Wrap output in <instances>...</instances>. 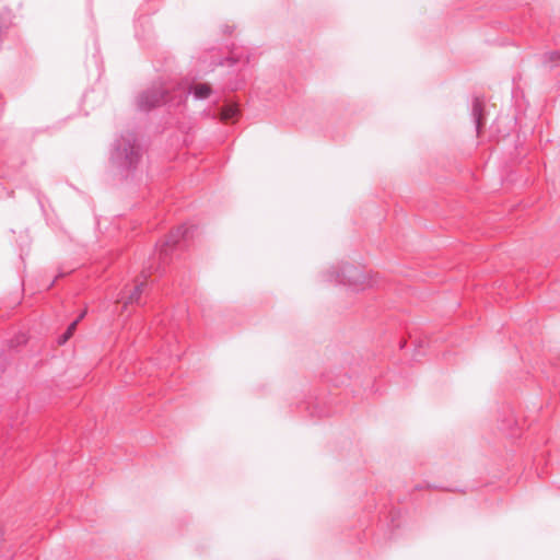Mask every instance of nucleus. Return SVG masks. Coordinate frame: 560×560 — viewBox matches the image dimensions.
Segmentation results:
<instances>
[{"label": "nucleus", "mask_w": 560, "mask_h": 560, "mask_svg": "<svg viewBox=\"0 0 560 560\" xmlns=\"http://www.w3.org/2000/svg\"><path fill=\"white\" fill-rule=\"evenodd\" d=\"M173 86L164 84H154L147 91L142 92L137 100L138 107L141 110H150L156 106L165 103H172L173 105L182 104L190 93L194 94L197 100H206L211 94V88L207 83H200L196 85L184 86L179 85L174 95H170Z\"/></svg>", "instance_id": "nucleus-1"}, {"label": "nucleus", "mask_w": 560, "mask_h": 560, "mask_svg": "<svg viewBox=\"0 0 560 560\" xmlns=\"http://www.w3.org/2000/svg\"><path fill=\"white\" fill-rule=\"evenodd\" d=\"M141 160V150L136 136L131 132L122 135L114 143L110 154L112 163L121 171L136 170Z\"/></svg>", "instance_id": "nucleus-2"}, {"label": "nucleus", "mask_w": 560, "mask_h": 560, "mask_svg": "<svg viewBox=\"0 0 560 560\" xmlns=\"http://www.w3.org/2000/svg\"><path fill=\"white\" fill-rule=\"evenodd\" d=\"M334 279L339 283L352 287L353 290H363L365 288L364 273L358 268L350 265L342 266L340 272H336Z\"/></svg>", "instance_id": "nucleus-3"}, {"label": "nucleus", "mask_w": 560, "mask_h": 560, "mask_svg": "<svg viewBox=\"0 0 560 560\" xmlns=\"http://www.w3.org/2000/svg\"><path fill=\"white\" fill-rule=\"evenodd\" d=\"M188 231V226L180 225L175 231L171 232L163 247L161 248V256H166L171 247L175 246L182 238L187 236Z\"/></svg>", "instance_id": "nucleus-4"}, {"label": "nucleus", "mask_w": 560, "mask_h": 560, "mask_svg": "<svg viewBox=\"0 0 560 560\" xmlns=\"http://www.w3.org/2000/svg\"><path fill=\"white\" fill-rule=\"evenodd\" d=\"M144 285V281L137 283L133 290L127 296H122L121 299L125 300V305L138 304L140 302V296L143 292Z\"/></svg>", "instance_id": "nucleus-5"}, {"label": "nucleus", "mask_w": 560, "mask_h": 560, "mask_svg": "<svg viewBox=\"0 0 560 560\" xmlns=\"http://www.w3.org/2000/svg\"><path fill=\"white\" fill-rule=\"evenodd\" d=\"M482 112H483L482 102L479 98H475V101L472 103L471 116L476 124L477 131H479V129L482 125Z\"/></svg>", "instance_id": "nucleus-6"}, {"label": "nucleus", "mask_w": 560, "mask_h": 560, "mask_svg": "<svg viewBox=\"0 0 560 560\" xmlns=\"http://www.w3.org/2000/svg\"><path fill=\"white\" fill-rule=\"evenodd\" d=\"M238 114V108L236 105L230 104L225 105L221 110V119L224 121H228L234 117H236Z\"/></svg>", "instance_id": "nucleus-7"}, {"label": "nucleus", "mask_w": 560, "mask_h": 560, "mask_svg": "<svg viewBox=\"0 0 560 560\" xmlns=\"http://www.w3.org/2000/svg\"><path fill=\"white\" fill-rule=\"evenodd\" d=\"M83 315L84 314H81V316L78 319H75L74 322H72L69 325V327L67 328V331L61 336V338L59 340L60 343L66 342L72 336V334H73V331H74V329L77 327L78 322L80 320V318L83 317Z\"/></svg>", "instance_id": "nucleus-8"}, {"label": "nucleus", "mask_w": 560, "mask_h": 560, "mask_svg": "<svg viewBox=\"0 0 560 560\" xmlns=\"http://www.w3.org/2000/svg\"><path fill=\"white\" fill-rule=\"evenodd\" d=\"M560 61V51H551V52H546L544 55V62L545 63H558Z\"/></svg>", "instance_id": "nucleus-9"}, {"label": "nucleus", "mask_w": 560, "mask_h": 560, "mask_svg": "<svg viewBox=\"0 0 560 560\" xmlns=\"http://www.w3.org/2000/svg\"><path fill=\"white\" fill-rule=\"evenodd\" d=\"M228 61H229L231 65H233V63H235V62H236V60H235L234 58H229V59H228Z\"/></svg>", "instance_id": "nucleus-10"}]
</instances>
